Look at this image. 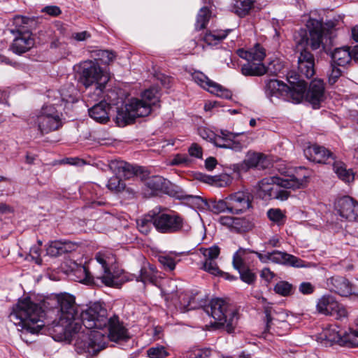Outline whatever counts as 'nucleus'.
I'll use <instances>...</instances> for the list:
<instances>
[{
	"mask_svg": "<svg viewBox=\"0 0 358 358\" xmlns=\"http://www.w3.org/2000/svg\"><path fill=\"white\" fill-rule=\"evenodd\" d=\"M308 33L305 29H300L294 34V41L299 52L297 59V72L289 71L287 80L290 85H295L297 92H294L296 101H302L306 83L304 79L311 78L315 73V57L307 50L310 45L313 50L319 49L322 44V26L320 21L310 18L306 22Z\"/></svg>",
	"mask_w": 358,
	"mask_h": 358,
	"instance_id": "f257e3e1",
	"label": "nucleus"
},
{
	"mask_svg": "<svg viewBox=\"0 0 358 358\" xmlns=\"http://www.w3.org/2000/svg\"><path fill=\"white\" fill-rule=\"evenodd\" d=\"M59 320L48 326V331L56 341L71 342L76 333L82 329L81 317L72 296L63 294L57 296Z\"/></svg>",
	"mask_w": 358,
	"mask_h": 358,
	"instance_id": "f03ea898",
	"label": "nucleus"
},
{
	"mask_svg": "<svg viewBox=\"0 0 358 358\" xmlns=\"http://www.w3.org/2000/svg\"><path fill=\"white\" fill-rule=\"evenodd\" d=\"M83 324L89 329H102L108 327V334L106 341L113 342L127 341L130 338L128 330L116 315L107 317V310L99 303H94L80 313Z\"/></svg>",
	"mask_w": 358,
	"mask_h": 358,
	"instance_id": "7ed1b4c3",
	"label": "nucleus"
},
{
	"mask_svg": "<svg viewBox=\"0 0 358 358\" xmlns=\"http://www.w3.org/2000/svg\"><path fill=\"white\" fill-rule=\"evenodd\" d=\"M159 99L157 87H152L145 90L141 99H131L124 107L117 109L115 122L123 127L134 121L136 117L148 115L151 107L155 106Z\"/></svg>",
	"mask_w": 358,
	"mask_h": 358,
	"instance_id": "20e7f679",
	"label": "nucleus"
},
{
	"mask_svg": "<svg viewBox=\"0 0 358 358\" xmlns=\"http://www.w3.org/2000/svg\"><path fill=\"white\" fill-rule=\"evenodd\" d=\"M44 311L41 306L27 297L20 300L16 308L10 315V320L22 327L24 331L38 334L44 327L42 318Z\"/></svg>",
	"mask_w": 358,
	"mask_h": 358,
	"instance_id": "39448f33",
	"label": "nucleus"
},
{
	"mask_svg": "<svg viewBox=\"0 0 358 358\" xmlns=\"http://www.w3.org/2000/svg\"><path fill=\"white\" fill-rule=\"evenodd\" d=\"M95 259L101 265V271L99 273H92L87 266H80L75 271L78 280L85 284H95L96 280H101L105 285L114 287L115 278L110 266L115 262V255L110 250H101L95 255Z\"/></svg>",
	"mask_w": 358,
	"mask_h": 358,
	"instance_id": "423d86ee",
	"label": "nucleus"
},
{
	"mask_svg": "<svg viewBox=\"0 0 358 358\" xmlns=\"http://www.w3.org/2000/svg\"><path fill=\"white\" fill-rule=\"evenodd\" d=\"M205 313L213 321L211 326L215 328L224 327L228 333H232L237 324V311L233 306L222 299H213L203 308Z\"/></svg>",
	"mask_w": 358,
	"mask_h": 358,
	"instance_id": "0eeeda50",
	"label": "nucleus"
},
{
	"mask_svg": "<svg viewBox=\"0 0 358 358\" xmlns=\"http://www.w3.org/2000/svg\"><path fill=\"white\" fill-rule=\"evenodd\" d=\"M92 329L83 324L82 329L74 335L75 350L78 354L92 357L106 347V336L101 331Z\"/></svg>",
	"mask_w": 358,
	"mask_h": 358,
	"instance_id": "6e6552de",
	"label": "nucleus"
},
{
	"mask_svg": "<svg viewBox=\"0 0 358 358\" xmlns=\"http://www.w3.org/2000/svg\"><path fill=\"white\" fill-rule=\"evenodd\" d=\"M290 171L282 172L283 177L272 176L264 178L258 183L257 195L264 200L273 199L275 196L276 188H279L280 182L283 183L287 187L303 188L306 183L305 176L299 177L294 174H289Z\"/></svg>",
	"mask_w": 358,
	"mask_h": 358,
	"instance_id": "1a4fd4ad",
	"label": "nucleus"
},
{
	"mask_svg": "<svg viewBox=\"0 0 358 358\" xmlns=\"http://www.w3.org/2000/svg\"><path fill=\"white\" fill-rule=\"evenodd\" d=\"M155 228L161 234H177L190 230L191 227L180 213L170 210L156 211Z\"/></svg>",
	"mask_w": 358,
	"mask_h": 358,
	"instance_id": "9d476101",
	"label": "nucleus"
},
{
	"mask_svg": "<svg viewBox=\"0 0 358 358\" xmlns=\"http://www.w3.org/2000/svg\"><path fill=\"white\" fill-rule=\"evenodd\" d=\"M29 124L37 126L42 135L62 127L61 114L53 106H43L36 116L29 119Z\"/></svg>",
	"mask_w": 358,
	"mask_h": 358,
	"instance_id": "9b49d317",
	"label": "nucleus"
},
{
	"mask_svg": "<svg viewBox=\"0 0 358 358\" xmlns=\"http://www.w3.org/2000/svg\"><path fill=\"white\" fill-rule=\"evenodd\" d=\"M80 81L88 87L93 84H96L95 92L97 95L103 92L105 84L108 78L103 74V71L98 64L93 61H85L81 64Z\"/></svg>",
	"mask_w": 358,
	"mask_h": 358,
	"instance_id": "f8f14e48",
	"label": "nucleus"
},
{
	"mask_svg": "<svg viewBox=\"0 0 358 358\" xmlns=\"http://www.w3.org/2000/svg\"><path fill=\"white\" fill-rule=\"evenodd\" d=\"M334 209L341 218L358 222V203L352 197L345 196L337 199Z\"/></svg>",
	"mask_w": 358,
	"mask_h": 358,
	"instance_id": "ddd939ff",
	"label": "nucleus"
},
{
	"mask_svg": "<svg viewBox=\"0 0 358 358\" xmlns=\"http://www.w3.org/2000/svg\"><path fill=\"white\" fill-rule=\"evenodd\" d=\"M192 79L201 87L208 90L210 93L224 99H231V92L221 85L210 80L201 71H195L192 75Z\"/></svg>",
	"mask_w": 358,
	"mask_h": 358,
	"instance_id": "4468645a",
	"label": "nucleus"
},
{
	"mask_svg": "<svg viewBox=\"0 0 358 358\" xmlns=\"http://www.w3.org/2000/svg\"><path fill=\"white\" fill-rule=\"evenodd\" d=\"M252 195L248 191H238L228 196L229 213L241 214L252 207Z\"/></svg>",
	"mask_w": 358,
	"mask_h": 358,
	"instance_id": "2eb2a0df",
	"label": "nucleus"
},
{
	"mask_svg": "<svg viewBox=\"0 0 358 358\" xmlns=\"http://www.w3.org/2000/svg\"><path fill=\"white\" fill-rule=\"evenodd\" d=\"M295 85H287L284 83L275 80H269L266 85V94L268 96H285L287 99H290L293 103H298L301 101H296L294 92H297Z\"/></svg>",
	"mask_w": 358,
	"mask_h": 358,
	"instance_id": "dca6fc26",
	"label": "nucleus"
},
{
	"mask_svg": "<svg viewBox=\"0 0 358 358\" xmlns=\"http://www.w3.org/2000/svg\"><path fill=\"white\" fill-rule=\"evenodd\" d=\"M357 325L358 326V320ZM325 337L330 342L338 343L341 346L349 348L358 346V330H350L348 332L341 333L335 329H329L327 331Z\"/></svg>",
	"mask_w": 358,
	"mask_h": 358,
	"instance_id": "f3484780",
	"label": "nucleus"
},
{
	"mask_svg": "<svg viewBox=\"0 0 358 358\" xmlns=\"http://www.w3.org/2000/svg\"><path fill=\"white\" fill-rule=\"evenodd\" d=\"M199 251L204 257L201 268L211 275L220 273L221 270L216 262L220 253V248L217 245H213L209 248H201Z\"/></svg>",
	"mask_w": 358,
	"mask_h": 358,
	"instance_id": "a211bd4d",
	"label": "nucleus"
},
{
	"mask_svg": "<svg viewBox=\"0 0 358 358\" xmlns=\"http://www.w3.org/2000/svg\"><path fill=\"white\" fill-rule=\"evenodd\" d=\"M306 90V88L305 89ZM324 96V84L321 80H313L308 90L304 91L303 99L309 102L314 108H318Z\"/></svg>",
	"mask_w": 358,
	"mask_h": 358,
	"instance_id": "6ab92c4d",
	"label": "nucleus"
},
{
	"mask_svg": "<svg viewBox=\"0 0 358 358\" xmlns=\"http://www.w3.org/2000/svg\"><path fill=\"white\" fill-rule=\"evenodd\" d=\"M306 157L316 163L329 164L335 159V156L332 152L324 146L316 144L308 146L304 150Z\"/></svg>",
	"mask_w": 358,
	"mask_h": 358,
	"instance_id": "aec40b11",
	"label": "nucleus"
},
{
	"mask_svg": "<svg viewBox=\"0 0 358 358\" xmlns=\"http://www.w3.org/2000/svg\"><path fill=\"white\" fill-rule=\"evenodd\" d=\"M243 251L241 250L235 252L233 255V266L240 274V278L244 282L249 285L252 284L256 280V275L248 267L242 254Z\"/></svg>",
	"mask_w": 358,
	"mask_h": 358,
	"instance_id": "412c9836",
	"label": "nucleus"
},
{
	"mask_svg": "<svg viewBox=\"0 0 358 358\" xmlns=\"http://www.w3.org/2000/svg\"><path fill=\"white\" fill-rule=\"evenodd\" d=\"M327 284L331 292L342 296H348L352 294V285L344 276H332L327 280Z\"/></svg>",
	"mask_w": 358,
	"mask_h": 358,
	"instance_id": "4be33fe9",
	"label": "nucleus"
},
{
	"mask_svg": "<svg viewBox=\"0 0 358 358\" xmlns=\"http://www.w3.org/2000/svg\"><path fill=\"white\" fill-rule=\"evenodd\" d=\"M271 262L275 264L290 266L296 268L307 267L308 265L301 259L285 252L273 250L271 252Z\"/></svg>",
	"mask_w": 358,
	"mask_h": 358,
	"instance_id": "5701e85b",
	"label": "nucleus"
},
{
	"mask_svg": "<svg viewBox=\"0 0 358 358\" xmlns=\"http://www.w3.org/2000/svg\"><path fill=\"white\" fill-rule=\"evenodd\" d=\"M110 109L111 103L107 102L106 97H104L103 100L89 108L88 113L90 117L96 122L106 124L110 120Z\"/></svg>",
	"mask_w": 358,
	"mask_h": 358,
	"instance_id": "b1692460",
	"label": "nucleus"
},
{
	"mask_svg": "<svg viewBox=\"0 0 358 358\" xmlns=\"http://www.w3.org/2000/svg\"><path fill=\"white\" fill-rule=\"evenodd\" d=\"M34 45V39L29 31L18 32L11 45V50L13 52L21 55L29 51Z\"/></svg>",
	"mask_w": 358,
	"mask_h": 358,
	"instance_id": "393cba45",
	"label": "nucleus"
},
{
	"mask_svg": "<svg viewBox=\"0 0 358 358\" xmlns=\"http://www.w3.org/2000/svg\"><path fill=\"white\" fill-rule=\"evenodd\" d=\"M237 54L246 61L262 63L266 57V50L259 43H256L252 48L247 50L238 49Z\"/></svg>",
	"mask_w": 358,
	"mask_h": 358,
	"instance_id": "a878e982",
	"label": "nucleus"
},
{
	"mask_svg": "<svg viewBox=\"0 0 358 358\" xmlns=\"http://www.w3.org/2000/svg\"><path fill=\"white\" fill-rule=\"evenodd\" d=\"M266 156L262 153L248 152L243 162L240 164L241 170L248 171L251 168L264 169L266 165Z\"/></svg>",
	"mask_w": 358,
	"mask_h": 358,
	"instance_id": "bb28decb",
	"label": "nucleus"
},
{
	"mask_svg": "<svg viewBox=\"0 0 358 358\" xmlns=\"http://www.w3.org/2000/svg\"><path fill=\"white\" fill-rule=\"evenodd\" d=\"M262 303L263 306L264 313L266 316V328L265 332H270L273 330V332L278 333L274 327L276 326L280 322H285L284 320L280 321V319L277 318V315L279 314L275 311L269 303L267 302L265 298H262Z\"/></svg>",
	"mask_w": 358,
	"mask_h": 358,
	"instance_id": "cd10ccee",
	"label": "nucleus"
},
{
	"mask_svg": "<svg viewBox=\"0 0 358 358\" xmlns=\"http://www.w3.org/2000/svg\"><path fill=\"white\" fill-rule=\"evenodd\" d=\"M109 169L117 176L129 178L135 175L134 168L129 163L122 160H111L108 164Z\"/></svg>",
	"mask_w": 358,
	"mask_h": 358,
	"instance_id": "c85d7f7f",
	"label": "nucleus"
},
{
	"mask_svg": "<svg viewBox=\"0 0 358 358\" xmlns=\"http://www.w3.org/2000/svg\"><path fill=\"white\" fill-rule=\"evenodd\" d=\"M331 59L334 64L345 66L352 59L349 47L336 48L331 53Z\"/></svg>",
	"mask_w": 358,
	"mask_h": 358,
	"instance_id": "c756f323",
	"label": "nucleus"
},
{
	"mask_svg": "<svg viewBox=\"0 0 358 358\" xmlns=\"http://www.w3.org/2000/svg\"><path fill=\"white\" fill-rule=\"evenodd\" d=\"M241 73L245 76H261L266 73V69L262 63L247 61L241 66Z\"/></svg>",
	"mask_w": 358,
	"mask_h": 358,
	"instance_id": "7c9ffc66",
	"label": "nucleus"
},
{
	"mask_svg": "<svg viewBox=\"0 0 358 358\" xmlns=\"http://www.w3.org/2000/svg\"><path fill=\"white\" fill-rule=\"evenodd\" d=\"M231 31V29L207 31L203 37V41L209 45H215L226 38Z\"/></svg>",
	"mask_w": 358,
	"mask_h": 358,
	"instance_id": "2f4dec72",
	"label": "nucleus"
},
{
	"mask_svg": "<svg viewBox=\"0 0 358 358\" xmlns=\"http://www.w3.org/2000/svg\"><path fill=\"white\" fill-rule=\"evenodd\" d=\"M337 307V301L331 296H323L317 303V310L323 315H331L334 308Z\"/></svg>",
	"mask_w": 358,
	"mask_h": 358,
	"instance_id": "473e14b6",
	"label": "nucleus"
},
{
	"mask_svg": "<svg viewBox=\"0 0 358 358\" xmlns=\"http://www.w3.org/2000/svg\"><path fill=\"white\" fill-rule=\"evenodd\" d=\"M71 250V244L67 242L55 241L50 242L47 248L46 253L50 257H57Z\"/></svg>",
	"mask_w": 358,
	"mask_h": 358,
	"instance_id": "72a5a7b5",
	"label": "nucleus"
},
{
	"mask_svg": "<svg viewBox=\"0 0 358 358\" xmlns=\"http://www.w3.org/2000/svg\"><path fill=\"white\" fill-rule=\"evenodd\" d=\"M155 210L149 212L147 215L137 220V227L143 234H148L155 227Z\"/></svg>",
	"mask_w": 358,
	"mask_h": 358,
	"instance_id": "f704fd0d",
	"label": "nucleus"
},
{
	"mask_svg": "<svg viewBox=\"0 0 358 358\" xmlns=\"http://www.w3.org/2000/svg\"><path fill=\"white\" fill-rule=\"evenodd\" d=\"M169 182L162 176H153L145 181V185L154 192H166Z\"/></svg>",
	"mask_w": 358,
	"mask_h": 358,
	"instance_id": "c9c22d12",
	"label": "nucleus"
},
{
	"mask_svg": "<svg viewBox=\"0 0 358 358\" xmlns=\"http://www.w3.org/2000/svg\"><path fill=\"white\" fill-rule=\"evenodd\" d=\"M334 170L338 177L345 182H350L354 180V173L352 169H347L343 162H334Z\"/></svg>",
	"mask_w": 358,
	"mask_h": 358,
	"instance_id": "e433bc0d",
	"label": "nucleus"
},
{
	"mask_svg": "<svg viewBox=\"0 0 358 358\" xmlns=\"http://www.w3.org/2000/svg\"><path fill=\"white\" fill-rule=\"evenodd\" d=\"M255 0H235L233 10L239 17H244L248 14L253 6Z\"/></svg>",
	"mask_w": 358,
	"mask_h": 358,
	"instance_id": "4c0bfd02",
	"label": "nucleus"
},
{
	"mask_svg": "<svg viewBox=\"0 0 358 358\" xmlns=\"http://www.w3.org/2000/svg\"><path fill=\"white\" fill-rule=\"evenodd\" d=\"M211 12L208 7L201 8L196 15L195 29L198 31L205 29L208 24Z\"/></svg>",
	"mask_w": 358,
	"mask_h": 358,
	"instance_id": "58836bf2",
	"label": "nucleus"
},
{
	"mask_svg": "<svg viewBox=\"0 0 358 358\" xmlns=\"http://www.w3.org/2000/svg\"><path fill=\"white\" fill-rule=\"evenodd\" d=\"M228 196L224 199H210L208 203V208L214 213L219 214L224 212L229 213V206L228 205Z\"/></svg>",
	"mask_w": 358,
	"mask_h": 358,
	"instance_id": "ea45409f",
	"label": "nucleus"
},
{
	"mask_svg": "<svg viewBox=\"0 0 358 358\" xmlns=\"http://www.w3.org/2000/svg\"><path fill=\"white\" fill-rule=\"evenodd\" d=\"M294 285L285 280L279 281L273 287V291L275 294L285 297L292 295L294 293Z\"/></svg>",
	"mask_w": 358,
	"mask_h": 358,
	"instance_id": "a19ab883",
	"label": "nucleus"
},
{
	"mask_svg": "<svg viewBox=\"0 0 358 358\" xmlns=\"http://www.w3.org/2000/svg\"><path fill=\"white\" fill-rule=\"evenodd\" d=\"M266 214L269 220L278 227L283 226L286 222L287 217L280 208H271Z\"/></svg>",
	"mask_w": 358,
	"mask_h": 358,
	"instance_id": "79ce46f5",
	"label": "nucleus"
},
{
	"mask_svg": "<svg viewBox=\"0 0 358 358\" xmlns=\"http://www.w3.org/2000/svg\"><path fill=\"white\" fill-rule=\"evenodd\" d=\"M137 281H141L144 284L149 283H155L156 280V275L155 274V269L150 266L149 267H143L140 270V274L138 277L136 278Z\"/></svg>",
	"mask_w": 358,
	"mask_h": 358,
	"instance_id": "37998d69",
	"label": "nucleus"
},
{
	"mask_svg": "<svg viewBox=\"0 0 358 358\" xmlns=\"http://www.w3.org/2000/svg\"><path fill=\"white\" fill-rule=\"evenodd\" d=\"M253 223L245 217H235L234 230L237 232H245L251 230Z\"/></svg>",
	"mask_w": 358,
	"mask_h": 358,
	"instance_id": "c03bdc74",
	"label": "nucleus"
},
{
	"mask_svg": "<svg viewBox=\"0 0 358 358\" xmlns=\"http://www.w3.org/2000/svg\"><path fill=\"white\" fill-rule=\"evenodd\" d=\"M76 89L73 85L64 87L60 90L62 100L66 103H74L77 101Z\"/></svg>",
	"mask_w": 358,
	"mask_h": 358,
	"instance_id": "a18cd8bd",
	"label": "nucleus"
},
{
	"mask_svg": "<svg viewBox=\"0 0 358 358\" xmlns=\"http://www.w3.org/2000/svg\"><path fill=\"white\" fill-rule=\"evenodd\" d=\"M236 138H233L230 141H228V143L226 144H220L219 143V140H220V138H215V145L217 147L222 148H228L236 152L241 151L244 147V144L241 141L236 140Z\"/></svg>",
	"mask_w": 358,
	"mask_h": 358,
	"instance_id": "49530a36",
	"label": "nucleus"
},
{
	"mask_svg": "<svg viewBox=\"0 0 358 358\" xmlns=\"http://www.w3.org/2000/svg\"><path fill=\"white\" fill-rule=\"evenodd\" d=\"M106 186L111 192L119 193L124 189L126 185L117 176H115L108 180Z\"/></svg>",
	"mask_w": 358,
	"mask_h": 358,
	"instance_id": "de8ad7c7",
	"label": "nucleus"
},
{
	"mask_svg": "<svg viewBox=\"0 0 358 358\" xmlns=\"http://www.w3.org/2000/svg\"><path fill=\"white\" fill-rule=\"evenodd\" d=\"M147 355L150 358H165L169 356V353L167 352L165 347L157 345L149 348L147 350Z\"/></svg>",
	"mask_w": 358,
	"mask_h": 358,
	"instance_id": "09e8293b",
	"label": "nucleus"
},
{
	"mask_svg": "<svg viewBox=\"0 0 358 358\" xmlns=\"http://www.w3.org/2000/svg\"><path fill=\"white\" fill-rule=\"evenodd\" d=\"M192 162L190 157L186 154H177L171 159V164L173 166H189Z\"/></svg>",
	"mask_w": 358,
	"mask_h": 358,
	"instance_id": "8fccbe9b",
	"label": "nucleus"
},
{
	"mask_svg": "<svg viewBox=\"0 0 358 358\" xmlns=\"http://www.w3.org/2000/svg\"><path fill=\"white\" fill-rule=\"evenodd\" d=\"M220 134L221 136H215L213 133L210 132L207 138H209L210 141H213L214 143L215 138H220V140H223L227 143L228 141H230L233 138H237L240 135L239 133H232L227 130H221Z\"/></svg>",
	"mask_w": 358,
	"mask_h": 358,
	"instance_id": "3c124183",
	"label": "nucleus"
},
{
	"mask_svg": "<svg viewBox=\"0 0 358 358\" xmlns=\"http://www.w3.org/2000/svg\"><path fill=\"white\" fill-rule=\"evenodd\" d=\"M192 358H216L215 355V351L211 348H201L194 351ZM222 358H231L230 357H224L222 356Z\"/></svg>",
	"mask_w": 358,
	"mask_h": 358,
	"instance_id": "603ef678",
	"label": "nucleus"
},
{
	"mask_svg": "<svg viewBox=\"0 0 358 358\" xmlns=\"http://www.w3.org/2000/svg\"><path fill=\"white\" fill-rule=\"evenodd\" d=\"M284 182H280L279 188H276V191L275 192V196H273V199H278L280 201H285L287 200L290 194L289 192H288L287 189H296V188L294 187H287L285 185H282Z\"/></svg>",
	"mask_w": 358,
	"mask_h": 358,
	"instance_id": "864d4df0",
	"label": "nucleus"
},
{
	"mask_svg": "<svg viewBox=\"0 0 358 358\" xmlns=\"http://www.w3.org/2000/svg\"><path fill=\"white\" fill-rule=\"evenodd\" d=\"M96 55L104 64H109L115 58V54L113 52L106 50H98Z\"/></svg>",
	"mask_w": 358,
	"mask_h": 358,
	"instance_id": "5fc2aeb1",
	"label": "nucleus"
},
{
	"mask_svg": "<svg viewBox=\"0 0 358 358\" xmlns=\"http://www.w3.org/2000/svg\"><path fill=\"white\" fill-rule=\"evenodd\" d=\"M181 297H182V300L184 301L183 303L180 301L181 306L184 307L185 310H189L198 308V305L195 302V296L189 297V296H187V294H182L180 296V299Z\"/></svg>",
	"mask_w": 358,
	"mask_h": 358,
	"instance_id": "6e6d98bb",
	"label": "nucleus"
},
{
	"mask_svg": "<svg viewBox=\"0 0 358 358\" xmlns=\"http://www.w3.org/2000/svg\"><path fill=\"white\" fill-rule=\"evenodd\" d=\"M159 262L162 265H163L164 268L169 271L174 270L176 265L175 259L169 255L160 256L159 257Z\"/></svg>",
	"mask_w": 358,
	"mask_h": 358,
	"instance_id": "4d7b16f0",
	"label": "nucleus"
},
{
	"mask_svg": "<svg viewBox=\"0 0 358 358\" xmlns=\"http://www.w3.org/2000/svg\"><path fill=\"white\" fill-rule=\"evenodd\" d=\"M188 154L190 157L201 159L203 156L202 148L197 143H192L188 148Z\"/></svg>",
	"mask_w": 358,
	"mask_h": 358,
	"instance_id": "13d9d810",
	"label": "nucleus"
},
{
	"mask_svg": "<svg viewBox=\"0 0 358 358\" xmlns=\"http://www.w3.org/2000/svg\"><path fill=\"white\" fill-rule=\"evenodd\" d=\"M348 313L345 307L337 302V307L334 308L331 316L334 317L336 320H342L346 317Z\"/></svg>",
	"mask_w": 358,
	"mask_h": 358,
	"instance_id": "bf43d9fd",
	"label": "nucleus"
},
{
	"mask_svg": "<svg viewBox=\"0 0 358 358\" xmlns=\"http://www.w3.org/2000/svg\"><path fill=\"white\" fill-rule=\"evenodd\" d=\"M315 289V286L310 282H303L299 286V292L304 295L313 294Z\"/></svg>",
	"mask_w": 358,
	"mask_h": 358,
	"instance_id": "052dcab7",
	"label": "nucleus"
},
{
	"mask_svg": "<svg viewBox=\"0 0 358 358\" xmlns=\"http://www.w3.org/2000/svg\"><path fill=\"white\" fill-rule=\"evenodd\" d=\"M342 72L341 69L334 66V64H331V70L330 73L329 74V83L330 85H334L336 83L338 79L341 77Z\"/></svg>",
	"mask_w": 358,
	"mask_h": 358,
	"instance_id": "680f3d73",
	"label": "nucleus"
},
{
	"mask_svg": "<svg viewBox=\"0 0 358 358\" xmlns=\"http://www.w3.org/2000/svg\"><path fill=\"white\" fill-rule=\"evenodd\" d=\"M29 256L32 260L37 264H42V259L41 258V248L40 246H33L29 251Z\"/></svg>",
	"mask_w": 358,
	"mask_h": 358,
	"instance_id": "e2e57ef3",
	"label": "nucleus"
},
{
	"mask_svg": "<svg viewBox=\"0 0 358 358\" xmlns=\"http://www.w3.org/2000/svg\"><path fill=\"white\" fill-rule=\"evenodd\" d=\"M41 12L52 17H57L62 13L60 8L57 6H47L41 10Z\"/></svg>",
	"mask_w": 358,
	"mask_h": 358,
	"instance_id": "0e129e2a",
	"label": "nucleus"
},
{
	"mask_svg": "<svg viewBox=\"0 0 358 358\" xmlns=\"http://www.w3.org/2000/svg\"><path fill=\"white\" fill-rule=\"evenodd\" d=\"M275 275V273L271 271L268 268H263L260 273V277L267 282H271Z\"/></svg>",
	"mask_w": 358,
	"mask_h": 358,
	"instance_id": "69168bd1",
	"label": "nucleus"
},
{
	"mask_svg": "<svg viewBox=\"0 0 358 358\" xmlns=\"http://www.w3.org/2000/svg\"><path fill=\"white\" fill-rule=\"evenodd\" d=\"M91 37V34L87 31L73 33L71 38L76 41H84Z\"/></svg>",
	"mask_w": 358,
	"mask_h": 358,
	"instance_id": "338daca9",
	"label": "nucleus"
},
{
	"mask_svg": "<svg viewBox=\"0 0 358 358\" xmlns=\"http://www.w3.org/2000/svg\"><path fill=\"white\" fill-rule=\"evenodd\" d=\"M234 220L235 217L230 216H221L219 218L220 224L229 227L231 229H234Z\"/></svg>",
	"mask_w": 358,
	"mask_h": 358,
	"instance_id": "774afa93",
	"label": "nucleus"
}]
</instances>
